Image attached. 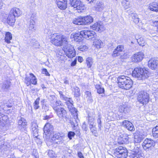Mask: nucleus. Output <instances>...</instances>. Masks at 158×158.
I'll list each match as a JSON object with an SVG mask.
<instances>
[{
  "mask_svg": "<svg viewBox=\"0 0 158 158\" xmlns=\"http://www.w3.org/2000/svg\"><path fill=\"white\" fill-rule=\"evenodd\" d=\"M65 54L68 57L72 58L75 56L76 55L74 49L73 47L70 44H67L64 46L63 48Z\"/></svg>",
  "mask_w": 158,
  "mask_h": 158,
  "instance_id": "1a4fd4ad",
  "label": "nucleus"
},
{
  "mask_svg": "<svg viewBox=\"0 0 158 158\" xmlns=\"http://www.w3.org/2000/svg\"><path fill=\"white\" fill-rule=\"evenodd\" d=\"M30 77H31V84L36 85L37 84V81L36 77L32 73L30 74Z\"/></svg>",
  "mask_w": 158,
  "mask_h": 158,
  "instance_id": "58836bf2",
  "label": "nucleus"
},
{
  "mask_svg": "<svg viewBox=\"0 0 158 158\" xmlns=\"http://www.w3.org/2000/svg\"><path fill=\"white\" fill-rule=\"evenodd\" d=\"M77 155L79 158H84L83 154L81 152H78L77 153Z\"/></svg>",
  "mask_w": 158,
  "mask_h": 158,
  "instance_id": "338daca9",
  "label": "nucleus"
},
{
  "mask_svg": "<svg viewBox=\"0 0 158 158\" xmlns=\"http://www.w3.org/2000/svg\"><path fill=\"white\" fill-rule=\"evenodd\" d=\"M40 100V98L38 97L35 100L34 103V107L35 110L38 109L40 107L39 105Z\"/></svg>",
  "mask_w": 158,
  "mask_h": 158,
  "instance_id": "49530a36",
  "label": "nucleus"
},
{
  "mask_svg": "<svg viewBox=\"0 0 158 158\" xmlns=\"http://www.w3.org/2000/svg\"><path fill=\"white\" fill-rule=\"evenodd\" d=\"M72 90L74 93V97L77 98V101L80 100L79 98L81 95V93L79 88L77 86H75L72 89Z\"/></svg>",
  "mask_w": 158,
  "mask_h": 158,
  "instance_id": "393cba45",
  "label": "nucleus"
},
{
  "mask_svg": "<svg viewBox=\"0 0 158 158\" xmlns=\"http://www.w3.org/2000/svg\"><path fill=\"white\" fill-rule=\"evenodd\" d=\"M146 135L140 132L139 134H136L134 136V142L136 143H140L145 137Z\"/></svg>",
  "mask_w": 158,
  "mask_h": 158,
  "instance_id": "4be33fe9",
  "label": "nucleus"
},
{
  "mask_svg": "<svg viewBox=\"0 0 158 158\" xmlns=\"http://www.w3.org/2000/svg\"><path fill=\"white\" fill-rule=\"evenodd\" d=\"M152 131L153 136L155 138L158 137V126L153 128Z\"/></svg>",
  "mask_w": 158,
  "mask_h": 158,
  "instance_id": "a19ab883",
  "label": "nucleus"
},
{
  "mask_svg": "<svg viewBox=\"0 0 158 158\" xmlns=\"http://www.w3.org/2000/svg\"><path fill=\"white\" fill-rule=\"evenodd\" d=\"M82 19L83 25L90 24L93 21V17L90 15L82 16Z\"/></svg>",
  "mask_w": 158,
  "mask_h": 158,
  "instance_id": "5701e85b",
  "label": "nucleus"
},
{
  "mask_svg": "<svg viewBox=\"0 0 158 158\" xmlns=\"http://www.w3.org/2000/svg\"><path fill=\"white\" fill-rule=\"evenodd\" d=\"M8 118V117L6 115H4L3 114H2V115L1 121V123L2 124V126H3L4 124H6V121Z\"/></svg>",
  "mask_w": 158,
  "mask_h": 158,
  "instance_id": "c03bdc74",
  "label": "nucleus"
},
{
  "mask_svg": "<svg viewBox=\"0 0 158 158\" xmlns=\"http://www.w3.org/2000/svg\"><path fill=\"white\" fill-rule=\"evenodd\" d=\"M31 78L28 77H27L25 79L24 82L27 85V86H28L31 85Z\"/></svg>",
  "mask_w": 158,
  "mask_h": 158,
  "instance_id": "3c124183",
  "label": "nucleus"
},
{
  "mask_svg": "<svg viewBox=\"0 0 158 158\" xmlns=\"http://www.w3.org/2000/svg\"><path fill=\"white\" fill-rule=\"evenodd\" d=\"M140 156L139 152L133 151L131 155V158H139Z\"/></svg>",
  "mask_w": 158,
  "mask_h": 158,
  "instance_id": "79ce46f5",
  "label": "nucleus"
},
{
  "mask_svg": "<svg viewBox=\"0 0 158 158\" xmlns=\"http://www.w3.org/2000/svg\"><path fill=\"white\" fill-rule=\"evenodd\" d=\"M92 27L93 30L99 32H101L105 30L103 24L101 21L95 23L92 25Z\"/></svg>",
  "mask_w": 158,
  "mask_h": 158,
  "instance_id": "dca6fc26",
  "label": "nucleus"
},
{
  "mask_svg": "<svg viewBox=\"0 0 158 158\" xmlns=\"http://www.w3.org/2000/svg\"><path fill=\"white\" fill-rule=\"evenodd\" d=\"M36 121H33L31 122V128L38 127Z\"/></svg>",
  "mask_w": 158,
  "mask_h": 158,
  "instance_id": "bf43d9fd",
  "label": "nucleus"
},
{
  "mask_svg": "<svg viewBox=\"0 0 158 158\" xmlns=\"http://www.w3.org/2000/svg\"><path fill=\"white\" fill-rule=\"evenodd\" d=\"M137 35L135 36V38L138 44L139 45L143 46L145 45V42L144 40H143V37H140L139 38L137 39Z\"/></svg>",
  "mask_w": 158,
  "mask_h": 158,
  "instance_id": "72a5a7b5",
  "label": "nucleus"
},
{
  "mask_svg": "<svg viewBox=\"0 0 158 158\" xmlns=\"http://www.w3.org/2000/svg\"><path fill=\"white\" fill-rule=\"evenodd\" d=\"M148 66L152 69H156L158 68V58H151L148 62Z\"/></svg>",
  "mask_w": 158,
  "mask_h": 158,
  "instance_id": "2eb2a0df",
  "label": "nucleus"
},
{
  "mask_svg": "<svg viewBox=\"0 0 158 158\" xmlns=\"http://www.w3.org/2000/svg\"><path fill=\"white\" fill-rule=\"evenodd\" d=\"M18 127L21 130L25 128L27 125V122L25 119L23 118L19 117L18 118Z\"/></svg>",
  "mask_w": 158,
  "mask_h": 158,
  "instance_id": "a211bd4d",
  "label": "nucleus"
},
{
  "mask_svg": "<svg viewBox=\"0 0 158 158\" xmlns=\"http://www.w3.org/2000/svg\"><path fill=\"white\" fill-rule=\"evenodd\" d=\"M80 2L79 0H70L69 5L74 8L77 4H78Z\"/></svg>",
  "mask_w": 158,
  "mask_h": 158,
  "instance_id": "c9c22d12",
  "label": "nucleus"
},
{
  "mask_svg": "<svg viewBox=\"0 0 158 158\" xmlns=\"http://www.w3.org/2000/svg\"><path fill=\"white\" fill-rule=\"evenodd\" d=\"M138 101L144 105L147 104L149 101V95L148 91H143L140 92L137 97Z\"/></svg>",
  "mask_w": 158,
  "mask_h": 158,
  "instance_id": "423d86ee",
  "label": "nucleus"
},
{
  "mask_svg": "<svg viewBox=\"0 0 158 158\" xmlns=\"http://www.w3.org/2000/svg\"><path fill=\"white\" fill-rule=\"evenodd\" d=\"M21 14V12L19 8L15 7L12 8L7 18V22L8 24L13 26L15 21V18L19 16Z\"/></svg>",
  "mask_w": 158,
  "mask_h": 158,
  "instance_id": "39448f33",
  "label": "nucleus"
},
{
  "mask_svg": "<svg viewBox=\"0 0 158 158\" xmlns=\"http://www.w3.org/2000/svg\"><path fill=\"white\" fill-rule=\"evenodd\" d=\"M122 125L124 127L130 131H134L135 130L132 123L128 120H125L123 121Z\"/></svg>",
  "mask_w": 158,
  "mask_h": 158,
  "instance_id": "f3484780",
  "label": "nucleus"
},
{
  "mask_svg": "<svg viewBox=\"0 0 158 158\" xmlns=\"http://www.w3.org/2000/svg\"><path fill=\"white\" fill-rule=\"evenodd\" d=\"M117 81L119 87L126 90L130 89L133 84L132 80L129 77L123 75L119 76Z\"/></svg>",
  "mask_w": 158,
  "mask_h": 158,
  "instance_id": "f03ea898",
  "label": "nucleus"
},
{
  "mask_svg": "<svg viewBox=\"0 0 158 158\" xmlns=\"http://www.w3.org/2000/svg\"><path fill=\"white\" fill-rule=\"evenodd\" d=\"M104 7V5L103 2H98L96 5L95 6V10L98 11L102 10Z\"/></svg>",
  "mask_w": 158,
  "mask_h": 158,
  "instance_id": "c85d7f7f",
  "label": "nucleus"
},
{
  "mask_svg": "<svg viewBox=\"0 0 158 158\" xmlns=\"http://www.w3.org/2000/svg\"><path fill=\"white\" fill-rule=\"evenodd\" d=\"M42 73L45 74L46 76H49L50 75L49 73L48 72L47 69H43Z\"/></svg>",
  "mask_w": 158,
  "mask_h": 158,
  "instance_id": "0e129e2a",
  "label": "nucleus"
},
{
  "mask_svg": "<svg viewBox=\"0 0 158 158\" xmlns=\"http://www.w3.org/2000/svg\"><path fill=\"white\" fill-rule=\"evenodd\" d=\"M33 136L35 138H37L38 136V127L31 128Z\"/></svg>",
  "mask_w": 158,
  "mask_h": 158,
  "instance_id": "37998d69",
  "label": "nucleus"
},
{
  "mask_svg": "<svg viewBox=\"0 0 158 158\" xmlns=\"http://www.w3.org/2000/svg\"><path fill=\"white\" fill-rule=\"evenodd\" d=\"M65 137L64 133L61 132H56L54 133L52 140L54 143L61 144L64 143Z\"/></svg>",
  "mask_w": 158,
  "mask_h": 158,
  "instance_id": "0eeeda50",
  "label": "nucleus"
},
{
  "mask_svg": "<svg viewBox=\"0 0 158 158\" xmlns=\"http://www.w3.org/2000/svg\"><path fill=\"white\" fill-rule=\"evenodd\" d=\"M42 109L45 112L48 111L49 110L48 107L46 104L43 105L42 106Z\"/></svg>",
  "mask_w": 158,
  "mask_h": 158,
  "instance_id": "680f3d73",
  "label": "nucleus"
},
{
  "mask_svg": "<svg viewBox=\"0 0 158 158\" xmlns=\"http://www.w3.org/2000/svg\"><path fill=\"white\" fill-rule=\"evenodd\" d=\"M118 111L121 113L126 114L128 113L130 110L129 108L126 105L123 104L120 105L118 108Z\"/></svg>",
  "mask_w": 158,
  "mask_h": 158,
  "instance_id": "a878e982",
  "label": "nucleus"
},
{
  "mask_svg": "<svg viewBox=\"0 0 158 158\" xmlns=\"http://www.w3.org/2000/svg\"><path fill=\"white\" fill-rule=\"evenodd\" d=\"M120 53L116 49H115L113 52L112 56L113 57H116L120 55Z\"/></svg>",
  "mask_w": 158,
  "mask_h": 158,
  "instance_id": "5fc2aeb1",
  "label": "nucleus"
},
{
  "mask_svg": "<svg viewBox=\"0 0 158 158\" xmlns=\"http://www.w3.org/2000/svg\"><path fill=\"white\" fill-rule=\"evenodd\" d=\"M131 16L133 20L135 19L139 18L138 15L135 13H131Z\"/></svg>",
  "mask_w": 158,
  "mask_h": 158,
  "instance_id": "e2e57ef3",
  "label": "nucleus"
},
{
  "mask_svg": "<svg viewBox=\"0 0 158 158\" xmlns=\"http://www.w3.org/2000/svg\"><path fill=\"white\" fill-rule=\"evenodd\" d=\"M57 6L61 10H64L67 7V0H56Z\"/></svg>",
  "mask_w": 158,
  "mask_h": 158,
  "instance_id": "6ab92c4d",
  "label": "nucleus"
},
{
  "mask_svg": "<svg viewBox=\"0 0 158 158\" xmlns=\"http://www.w3.org/2000/svg\"><path fill=\"white\" fill-rule=\"evenodd\" d=\"M139 18L135 19L133 20V22L137 24L139 22Z\"/></svg>",
  "mask_w": 158,
  "mask_h": 158,
  "instance_id": "774afa93",
  "label": "nucleus"
},
{
  "mask_svg": "<svg viewBox=\"0 0 158 158\" xmlns=\"http://www.w3.org/2000/svg\"><path fill=\"white\" fill-rule=\"evenodd\" d=\"M114 154L118 158H126L128 156L127 150L122 146L118 147L115 149Z\"/></svg>",
  "mask_w": 158,
  "mask_h": 158,
  "instance_id": "6e6552de",
  "label": "nucleus"
},
{
  "mask_svg": "<svg viewBox=\"0 0 158 158\" xmlns=\"http://www.w3.org/2000/svg\"><path fill=\"white\" fill-rule=\"evenodd\" d=\"M12 35L9 32H6L5 37V42L8 44L10 43V40L12 39Z\"/></svg>",
  "mask_w": 158,
  "mask_h": 158,
  "instance_id": "2f4dec72",
  "label": "nucleus"
},
{
  "mask_svg": "<svg viewBox=\"0 0 158 158\" xmlns=\"http://www.w3.org/2000/svg\"><path fill=\"white\" fill-rule=\"evenodd\" d=\"M85 95L87 96L86 98H87V99L90 102H92L93 101V99H92V97H91V93L88 91H87L85 92Z\"/></svg>",
  "mask_w": 158,
  "mask_h": 158,
  "instance_id": "8fccbe9b",
  "label": "nucleus"
},
{
  "mask_svg": "<svg viewBox=\"0 0 158 158\" xmlns=\"http://www.w3.org/2000/svg\"><path fill=\"white\" fill-rule=\"evenodd\" d=\"M155 145V142L151 139H146L142 143L143 148L145 150Z\"/></svg>",
  "mask_w": 158,
  "mask_h": 158,
  "instance_id": "f8f14e48",
  "label": "nucleus"
},
{
  "mask_svg": "<svg viewBox=\"0 0 158 158\" xmlns=\"http://www.w3.org/2000/svg\"><path fill=\"white\" fill-rule=\"evenodd\" d=\"M71 37H72L75 41L81 42L83 39L84 35L81 33V31L79 32L72 34Z\"/></svg>",
  "mask_w": 158,
  "mask_h": 158,
  "instance_id": "aec40b11",
  "label": "nucleus"
},
{
  "mask_svg": "<svg viewBox=\"0 0 158 158\" xmlns=\"http://www.w3.org/2000/svg\"><path fill=\"white\" fill-rule=\"evenodd\" d=\"M115 49L120 52L123 51L124 49V46L123 45H119Z\"/></svg>",
  "mask_w": 158,
  "mask_h": 158,
  "instance_id": "4d7b16f0",
  "label": "nucleus"
},
{
  "mask_svg": "<svg viewBox=\"0 0 158 158\" xmlns=\"http://www.w3.org/2000/svg\"><path fill=\"white\" fill-rule=\"evenodd\" d=\"M82 19V16H79L74 19L73 20V23L77 25H83Z\"/></svg>",
  "mask_w": 158,
  "mask_h": 158,
  "instance_id": "c756f323",
  "label": "nucleus"
},
{
  "mask_svg": "<svg viewBox=\"0 0 158 158\" xmlns=\"http://www.w3.org/2000/svg\"><path fill=\"white\" fill-rule=\"evenodd\" d=\"M82 129L85 131H87L88 129L87 125L86 124L85 122H84L82 124Z\"/></svg>",
  "mask_w": 158,
  "mask_h": 158,
  "instance_id": "13d9d810",
  "label": "nucleus"
},
{
  "mask_svg": "<svg viewBox=\"0 0 158 158\" xmlns=\"http://www.w3.org/2000/svg\"><path fill=\"white\" fill-rule=\"evenodd\" d=\"M86 64L88 68H90L93 64V59L91 57H88L86 59Z\"/></svg>",
  "mask_w": 158,
  "mask_h": 158,
  "instance_id": "4c0bfd02",
  "label": "nucleus"
},
{
  "mask_svg": "<svg viewBox=\"0 0 158 158\" xmlns=\"http://www.w3.org/2000/svg\"><path fill=\"white\" fill-rule=\"evenodd\" d=\"M101 117L100 116H98V118L97 120V122L98 124V127L99 129H100V130H101V129L102 127V125H101Z\"/></svg>",
  "mask_w": 158,
  "mask_h": 158,
  "instance_id": "6e6d98bb",
  "label": "nucleus"
},
{
  "mask_svg": "<svg viewBox=\"0 0 158 158\" xmlns=\"http://www.w3.org/2000/svg\"><path fill=\"white\" fill-rule=\"evenodd\" d=\"M122 5L124 7L125 9H127L131 6V5L130 4L128 0L126 1L122 2Z\"/></svg>",
  "mask_w": 158,
  "mask_h": 158,
  "instance_id": "a18cd8bd",
  "label": "nucleus"
},
{
  "mask_svg": "<svg viewBox=\"0 0 158 158\" xmlns=\"http://www.w3.org/2000/svg\"><path fill=\"white\" fill-rule=\"evenodd\" d=\"M81 33L83 34L84 38L87 39H92L96 36L95 32L93 31L85 30L82 31Z\"/></svg>",
  "mask_w": 158,
  "mask_h": 158,
  "instance_id": "ddd939ff",
  "label": "nucleus"
},
{
  "mask_svg": "<svg viewBox=\"0 0 158 158\" xmlns=\"http://www.w3.org/2000/svg\"><path fill=\"white\" fill-rule=\"evenodd\" d=\"M144 57L143 53L141 52L136 53L131 57L133 62H138L142 60Z\"/></svg>",
  "mask_w": 158,
  "mask_h": 158,
  "instance_id": "4468645a",
  "label": "nucleus"
},
{
  "mask_svg": "<svg viewBox=\"0 0 158 158\" xmlns=\"http://www.w3.org/2000/svg\"><path fill=\"white\" fill-rule=\"evenodd\" d=\"M75 135V134L74 132L70 131L68 133V137L70 140H71L72 139V137H74Z\"/></svg>",
  "mask_w": 158,
  "mask_h": 158,
  "instance_id": "864d4df0",
  "label": "nucleus"
},
{
  "mask_svg": "<svg viewBox=\"0 0 158 158\" xmlns=\"http://www.w3.org/2000/svg\"><path fill=\"white\" fill-rule=\"evenodd\" d=\"M97 93L98 94H103L104 92V89L102 86L99 85L97 84L95 86Z\"/></svg>",
  "mask_w": 158,
  "mask_h": 158,
  "instance_id": "f704fd0d",
  "label": "nucleus"
},
{
  "mask_svg": "<svg viewBox=\"0 0 158 158\" xmlns=\"http://www.w3.org/2000/svg\"><path fill=\"white\" fill-rule=\"evenodd\" d=\"M103 43L102 41L98 38L95 39L94 41V44L97 48H100L102 46Z\"/></svg>",
  "mask_w": 158,
  "mask_h": 158,
  "instance_id": "7c9ffc66",
  "label": "nucleus"
},
{
  "mask_svg": "<svg viewBox=\"0 0 158 158\" xmlns=\"http://www.w3.org/2000/svg\"><path fill=\"white\" fill-rule=\"evenodd\" d=\"M149 72L145 69L141 67L135 68L133 71L132 75L138 80H143L147 78L149 76Z\"/></svg>",
  "mask_w": 158,
  "mask_h": 158,
  "instance_id": "20e7f679",
  "label": "nucleus"
},
{
  "mask_svg": "<svg viewBox=\"0 0 158 158\" xmlns=\"http://www.w3.org/2000/svg\"><path fill=\"white\" fill-rule=\"evenodd\" d=\"M10 85V81H6L2 85V88L5 91H6L9 89Z\"/></svg>",
  "mask_w": 158,
  "mask_h": 158,
  "instance_id": "e433bc0d",
  "label": "nucleus"
},
{
  "mask_svg": "<svg viewBox=\"0 0 158 158\" xmlns=\"http://www.w3.org/2000/svg\"><path fill=\"white\" fill-rule=\"evenodd\" d=\"M64 83L65 84H69V80L68 78L67 77H65L64 78Z\"/></svg>",
  "mask_w": 158,
  "mask_h": 158,
  "instance_id": "69168bd1",
  "label": "nucleus"
},
{
  "mask_svg": "<svg viewBox=\"0 0 158 158\" xmlns=\"http://www.w3.org/2000/svg\"><path fill=\"white\" fill-rule=\"evenodd\" d=\"M69 111L71 112V114L73 115L74 121L77 123H78L79 120L78 118L77 110V109L74 108L72 109V110H70Z\"/></svg>",
  "mask_w": 158,
  "mask_h": 158,
  "instance_id": "bb28decb",
  "label": "nucleus"
},
{
  "mask_svg": "<svg viewBox=\"0 0 158 158\" xmlns=\"http://www.w3.org/2000/svg\"><path fill=\"white\" fill-rule=\"evenodd\" d=\"M35 23V21L33 19H32V20H30V25L28 27L30 31H31L33 30H34Z\"/></svg>",
  "mask_w": 158,
  "mask_h": 158,
  "instance_id": "09e8293b",
  "label": "nucleus"
},
{
  "mask_svg": "<svg viewBox=\"0 0 158 158\" xmlns=\"http://www.w3.org/2000/svg\"><path fill=\"white\" fill-rule=\"evenodd\" d=\"M51 105L56 113L57 116L61 120L65 119L67 121L68 118L67 111L63 107H60L63 105L62 102L58 100L56 101H51Z\"/></svg>",
  "mask_w": 158,
  "mask_h": 158,
  "instance_id": "f257e3e1",
  "label": "nucleus"
},
{
  "mask_svg": "<svg viewBox=\"0 0 158 158\" xmlns=\"http://www.w3.org/2000/svg\"><path fill=\"white\" fill-rule=\"evenodd\" d=\"M149 8L152 11L156 12H158V2L152 3L149 6Z\"/></svg>",
  "mask_w": 158,
  "mask_h": 158,
  "instance_id": "cd10ccee",
  "label": "nucleus"
},
{
  "mask_svg": "<svg viewBox=\"0 0 158 158\" xmlns=\"http://www.w3.org/2000/svg\"><path fill=\"white\" fill-rule=\"evenodd\" d=\"M88 124L89 126V127L96 126L94 124V119L89 115H88Z\"/></svg>",
  "mask_w": 158,
  "mask_h": 158,
  "instance_id": "473e14b6",
  "label": "nucleus"
},
{
  "mask_svg": "<svg viewBox=\"0 0 158 158\" xmlns=\"http://www.w3.org/2000/svg\"><path fill=\"white\" fill-rule=\"evenodd\" d=\"M129 135L124 132L120 135L118 139V143L120 144H127L129 142Z\"/></svg>",
  "mask_w": 158,
  "mask_h": 158,
  "instance_id": "9b49d317",
  "label": "nucleus"
},
{
  "mask_svg": "<svg viewBox=\"0 0 158 158\" xmlns=\"http://www.w3.org/2000/svg\"><path fill=\"white\" fill-rule=\"evenodd\" d=\"M60 99L66 102V103L69 110L74 108L73 105V101L71 98L66 97L63 94V92L61 91L59 92Z\"/></svg>",
  "mask_w": 158,
  "mask_h": 158,
  "instance_id": "9d476101",
  "label": "nucleus"
},
{
  "mask_svg": "<svg viewBox=\"0 0 158 158\" xmlns=\"http://www.w3.org/2000/svg\"><path fill=\"white\" fill-rule=\"evenodd\" d=\"M53 38L52 39V43L58 46H63V47L68 43V38L61 34H53L52 36Z\"/></svg>",
  "mask_w": 158,
  "mask_h": 158,
  "instance_id": "7ed1b4c3",
  "label": "nucleus"
},
{
  "mask_svg": "<svg viewBox=\"0 0 158 158\" xmlns=\"http://www.w3.org/2000/svg\"><path fill=\"white\" fill-rule=\"evenodd\" d=\"M152 25L156 27V31L158 32V21L153 22Z\"/></svg>",
  "mask_w": 158,
  "mask_h": 158,
  "instance_id": "052dcab7",
  "label": "nucleus"
},
{
  "mask_svg": "<svg viewBox=\"0 0 158 158\" xmlns=\"http://www.w3.org/2000/svg\"><path fill=\"white\" fill-rule=\"evenodd\" d=\"M74 9L78 10V13H81L85 10V7L84 5L80 1L78 4H77L76 7Z\"/></svg>",
  "mask_w": 158,
  "mask_h": 158,
  "instance_id": "b1692460",
  "label": "nucleus"
},
{
  "mask_svg": "<svg viewBox=\"0 0 158 158\" xmlns=\"http://www.w3.org/2000/svg\"><path fill=\"white\" fill-rule=\"evenodd\" d=\"M53 126L49 123L46 124L44 127V132L45 135L51 134L53 130Z\"/></svg>",
  "mask_w": 158,
  "mask_h": 158,
  "instance_id": "412c9836",
  "label": "nucleus"
},
{
  "mask_svg": "<svg viewBox=\"0 0 158 158\" xmlns=\"http://www.w3.org/2000/svg\"><path fill=\"white\" fill-rule=\"evenodd\" d=\"M89 127L92 135L95 136H98V134L96 126H93V127Z\"/></svg>",
  "mask_w": 158,
  "mask_h": 158,
  "instance_id": "ea45409f",
  "label": "nucleus"
},
{
  "mask_svg": "<svg viewBox=\"0 0 158 158\" xmlns=\"http://www.w3.org/2000/svg\"><path fill=\"white\" fill-rule=\"evenodd\" d=\"M88 48V47L87 46L84 44H82L79 46L77 48L78 50L81 51H84L87 50Z\"/></svg>",
  "mask_w": 158,
  "mask_h": 158,
  "instance_id": "de8ad7c7",
  "label": "nucleus"
},
{
  "mask_svg": "<svg viewBox=\"0 0 158 158\" xmlns=\"http://www.w3.org/2000/svg\"><path fill=\"white\" fill-rule=\"evenodd\" d=\"M48 154L50 157L53 158L56 156L55 152L52 150H49Z\"/></svg>",
  "mask_w": 158,
  "mask_h": 158,
  "instance_id": "603ef678",
  "label": "nucleus"
}]
</instances>
